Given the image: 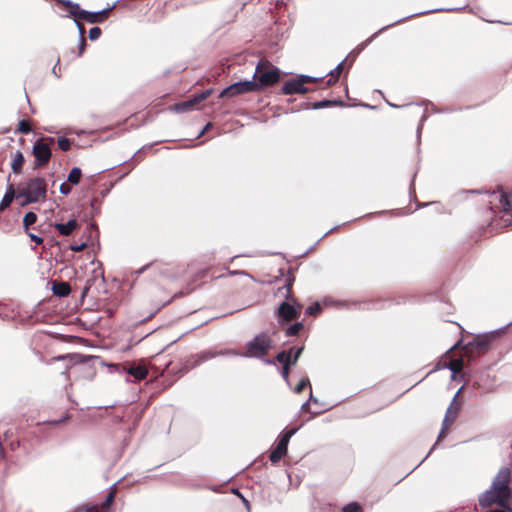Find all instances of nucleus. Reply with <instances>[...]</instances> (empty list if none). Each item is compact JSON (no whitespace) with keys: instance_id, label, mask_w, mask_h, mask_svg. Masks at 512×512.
Instances as JSON below:
<instances>
[{"instance_id":"f257e3e1","label":"nucleus","mask_w":512,"mask_h":512,"mask_svg":"<svg viewBox=\"0 0 512 512\" xmlns=\"http://www.w3.org/2000/svg\"><path fill=\"white\" fill-rule=\"evenodd\" d=\"M489 207L484 211L486 219L481 223L482 226L503 227L512 224V192H507L499 186L496 191L487 194Z\"/></svg>"},{"instance_id":"f03ea898","label":"nucleus","mask_w":512,"mask_h":512,"mask_svg":"<svg viewBox=\"0 0 512 512\" xmlns=\"http://www.w3.org/2000/svg\"><path fill=\"white\" fill-rule=\"evenodd\" d=\"M294 280V276L290 274L285 279V284L278 289L285 299L288 300L282 302L278 307L277 316L280 324L297 320L301 314L302 305L296 301L292 291Z\"/></svg>"},{"instance_id":"7ed1b4c3","label":"nucleus","mask_w":512,"mask_h":512,"mask_svg":"<svg viewBox=\"0 0 512 512\" xmlns=\"http://www.w3.org/2000/svg\"><path fill=\"white\" fill-rule=\"evenodd\" d=\"M281 78L280 70L265 58L260 59L256 65L253 79L256 84V92L265 88L272 87L279 82Z\"/></svg>"},{"instance_id":"20e7f679","label":"nucleus","mask_w":512,"mask_h":512,"mask_svg":"<svg viewBox=\"0 0 512 512\" xmlns=\"http://www.w3.org/2000/svg\"><path fill=\"white\" fill-rule=\"evenodd\" d=\"M47 183L42 177L27 180L23 187L18 189L17 197H25L24 204L35 203L46 198Z\"/></svg>"},{"instance_id":"39448f33","label":"nucleus","mask_w":512,"mask_h":512,"mask_svg":"<svg viewBox=\"0 0 512 512\" xmlns=\"http://www.w3.org/2000/svg\"><path fill=\"white\" fill-rule=\"evenodd\" d=\"M59 2L68 9L70 16L74 18V21L83 20L88 23H102L108 19L112 8H107L99 12H88L82 10L77 3H73L70 0H59Z\"/></svg>"},{"instance_id":"423d86ee","label":"nucleus","mask_w":512,"mask_h":512,"mask_svg":"<svg viewBox=\"0 0 512 512\" xmlns=\"http://www.w3.org/2000/svg\"><path fill=\"white\" fill-rule=\"evenodd\" d=\"M272 344L273 340L268 333H259L245 344L243 355L251 358H264L268 355Z\"/></svg>"},{"instance_id":"0eeeda50","label":"nucleus","mask_w":512,"mask_h":512,"mask_svg":"<svg viewBox=\"0 0 512 512\" xmlns=\"http://www.w3.org/2000/svg\"><path fill=\"white\" fill-rule=\"evenodd\" d=\"M55 143L53 137H42L38 139L32 148V154L34 156V169L45 167L52 156L51 145Z\"/></svg>"},{"instance_id":"6e6552de","label":"nucleus","mask_w":512,"mask_h":512,"mask_svg":"<svg viewBox=\"0 0 512 512\" xmlns=\"http://www.w3.org/2000/svg\"><path fill=\"white\" fill-rule=\"evenodd\" d=\"M510 479V469L503 467L497 473L491 486V489L505 502L507 506H510L512 500V490L509 487Z\"/></svg>"},{"instance_id":"1a4fd4ad","label":"nucleus","mask_w":512,"mask_h":512,"mask_svg":"<svg viewBox=\"0 0 512 512\" xmlns=\"http://www.w3.org/2000/svg\"><path fill=\"white\" fill-rule=\"evenodd\" d=\"M322 82L320 78H314L307 75H301L298 78H293L286 81L282 88L281 92L284 95H292V94H306L310 90L306 87L308 83H318Z\"/></svg>"},{"instance_id":"9d476101","label":"nucleus","mask_w":512,"mask_h":512,"mask_svg":"<svg viewBox=\"0 0 512 512\" xmlns=\"http://www.w3.org/2000/svg\"><path fill=\"white\" fill-rule=\"evenodd\" d=\"M116 494L117 488L113 486L101 504L88 503L76 508L73 512H115L114 501Z\"/></svg>"},{"instance_id":"9b49d317","label":"nucleus","mask_w":512,"mask_h":512,"mask_svg":"<svg viewBox=\"0 0 512 512\" xmlns=\"http://www.w3.org/2000/svg\"><path fill=\"white\" fill-rule=\"evenodd\" d=\"M491 339L488 336H477L464 346V354L468 360H473L485 354L490 349Z\"/></svg>"},{"instance_id":"f8f14e48","label":"nucleus","mask_w":512,"mask_h":512,"mask_svg":"<svg viewBox=\"0 0 512 512\" xmlns=\"http://www.w3.org/2000/svg\"><path fill=\"white\" fill-rule=\"evenodd\" d=\"M250 92H256V84L254 81H239L222 90L219 94V98H234Z\"/></svg>"},{"instance_id":"ddd939ff","label":"nucleus","mask_w":512,"mask_h":512,"mask_svg":"<svg viewBox=\"0 0 512 512\" xmlns=\"http://www.w3.org/2000/svg\"><path fill=\"white\" fill-rule=\"evenodd\" d=\"M295 433L294 429L287 430L283 432L277 441L275 448L271 451L269 459L273 464L278 463L284 455L287 453L288 443L290 438Z\"/></svg>"},{"instance_id":"4468645a","label":"nucleus","mask_w":512,"mask_h":512,"mask_svg":"<svg viewBox=\"0 0 512 512\" xmlns=\"http://www.w3.org/2000/svg\"><path fill=\"white\" fill-rule=\"evenodd\" d=\"M460 411V403L456 401V397L453 399L451 404L449 405L446 415L444 417L443 423H442V429L440 431V434L438 436V440H441L445 437L446 431L453 425L455 422L458 414Z\"/></svg>"},{"instance_id":"2eb2a0df","label":"nucleus","mask_w":512,"mask_h":512,"mask_svg":"<svg viewBox=\"0 0 512 512\" xmlns=\"http://www.w3.org/2000/svg\"><path fill=\"white\" fill-rule=\"evenodd\" d=\"M172 299L173 297H169L164 290L158 289L150 299V304L154 309V312L148 317V319H151L163 307L171 303Z\"/></svg>"},{"instance_id":"dca6fc26","label":"nucleus","mask_w":512,"mask_h":512,"mask_svg":"<svg viewBox=\"0 0 512 512\" xmlns=\"http://www.w3.org/2000/svg\"><path fill=\"white\" fill-rule=\"evenodd\" d=\"M211 94V90H206L204 92H202L201 94H199L198 96L192 98V99H189L187 101H183V102H180V103H177L175 105V109L177 111H180V112H185V111H189L191 110L193 107H195L196 105H198L200 102L204 101L205 99H207Z\"/></svg>"},{"instance_id":"f3484780","label":"nucleus","mask_w":512,"mask_h":512,"mask_svg":"<svg viewBox=\"0 0 512 512\" xmlns=\"http://www.w3.org/2000/svg\"><path fill=\"white\" fill-rule=\"evenodd\" d=\"M480 506L487 508L494 504L499 505L502 508H507L508 506L505 502L497 496V494L490 488L479 498Z\"/></svg>"},{"instance_id":"a211bd4d","label":"nucleus","mask_w":512,"mask_h":512,"mask_svg":"<svg viewBox=\"0 0 512 512\" xmlns=\"http://www.w3.org/2000/svg\"><path fill=\"white\" fill-rule=\"evenodd\" d=\"M54 227L61 235L69 236L79 227V224L75 219H72L67 223H56Z\"/></svg>"},{"instance_id":"6ab92c4d","label":"nucleus","mask_w":512,"mask_h":512,"mask_svg":"<svg viewBox=\"0 0 512 512\" xmlns=\"http://www.w3.org/2000/svg\"><path fill=\"white\" fill-rule=\"evenodd\" d=\"M127 372L137 380H143L148 375V369L144 364H131L127 368Z\"/></svg>"},{"instance_id":"aec40b11","label":"nucleus","mask_w":512,"mask_h":512,"mask_svg":"<svg viewBox=\"0 0 512 512\" xmlns=\"http://www.w3.org/2000/svg\"><path fill=\"white\" fill-rule=\"evenodd\" d=\"M24 162H25V159H24L23 153L21 151H17L13 155L12 161H11V168H12L13 173L21 174L22 170H23Z\"/></svg>"},{"instance_id":"412c9836","label":"nucleus","mask_w":512,"mask_h":512,"mask_svg":"<svg viewBox=\"0 0 512 512\" xmlns=\"http://www.w3.org/2000/svg\"><path fill=\"white\" fill-rule=\"evenodd\" d=\"M15 198L14 186L11 184L8 186L7 191L0 202V212L8 208Z\"/></svg>"},{"instance_id":"4be33fe9","label":"nucleus","mask_w":512,"mask_h":512,"mask_svg":"<svg viewBox=\"0 0 512 512\" xmlns=\"http://www.w3.org/2000/svg\"><path fill=\"white\" fill-rule=\"evenodd\" d=\"M343 69H344V61H342L341 63H339V64L337 65V67H336L334 70H331V71L329 72V76H330V77H329V79L326 81V83H325V86H324V87H330V86L334 85V84L338 81V79H339V77H340V75H341V73H342Z\"/></svg>"},{"instance_id":"5701e85b","label":"nucleus","mask_w":512,"mask_h":512,"mask_svg":"<svg viewBox=\"0 0 512 512\" xmlns=\"http://www.w3.org/2000/svg\"><path fill=\"white\" fill-rule=\"evenodd\" d=\"M71 292V287L67 282L54 283L53 293L59 297L68 296Z\"/></svg>"},{"instance_id":"b1692460","label":"nucleus","mask_w":512,"mask_h":512,"mask_svg":"<svg viewBox=\"0 0 512 512\" xmlns=\"http://www.w3.org/2000/svg\"><path fill=\"white\" fill-rule=\"evenodd\" d=\"M82 20H77L75 21L76 24H77V27H78V30H79V34H80V45H79V53H78V56H81L83 54V52L85 51V48H86V39H85V27L84 25L81 23Z\"/></svg>"},{"instance_id":"393cba45","label":"nucleus","mask_w":512,"mask_h":512,"mask_svg":"<svg viewBox=\"0 0 512 512\" xmlns=\"http://www.w3.org/2000/svg\"><path fill=\"white\" fill-rule=\"evenodd\" d=\"M293 352V348L289 350H283L279 352L276 356V360L284 365H291V353Z\"/></svg>"},{"instance_id":"a878e982","label":"nucleus","mask_w":512,"mask_h":512,"mask_svg":"<svg viewBox=\"0 0 512 512\" xmlns=\"http://www.w3.org/2000/svg\"><path fill=\"white\" fill-rule=\"evenodd\" d=\"M81 177H82V172H81V169L78 168V167H74L72 168V170L69 172V175H68V182L73 184V185H77L79 184L80 180H81Z\"/></svg>"},{"instance_id":"bb28decb","label":"nucleus","mask_w":512,"mask_h":512,"mask_svg":"<svg viewBox=\"0 0 512 512\" xmlns=\"http://www.w3.org/2000/svg\"><path fill=\"white\" fill-rule=\"evenodd\" d=\"M32 130H33V128H32L31 121L27 120V119H23V120L19 121L16 132H20L22 134H29L30 132H32Z\"/></svg>"},{"instance_id":"cd10ccee","label":"nucleus","mask_w":512,"mask_h":512,"mask_svg":"<svg viewBox=\"0 0 512 512\" xmlns=\"http://www.w3.org/2000/svg\"><path fill=\"white\" fill-rule=\"evenodd\" d=\"M304 328V325L303 323L301 322H296L294 324H292L291 326H289L286 330H285V334L286 336H296L300 333V331H302Z\"/></svg>"},{"instance_id":"c85d7f7f","label":"nucleus","mask_w":512,"mask_h":512,"mask_svg":"<svg viewBox=\"0 0 512 512\" xmlns=\"http://www.w3.org/2000/svg\"><path fill=\"white\" fill-rule=\"evenodd\" d=\"M448 367L453 373H460L463 369V359L462 358L451 359Z\"/></svg>"},{"instance_id":"c756f323","label":"nucleus","mask_w":512,"mask_h":512,"mask_svg":"<svg viewBox=\"0 0 512 512\" xmlns=\"http://www.w3.org/2000/svg\"><path fill=\"white\" fill-rule=\"evenodd\" d=\"M341 512H364V510L358 502H350L342 507Z\"/></svg>"},{"instance_id":"7c9ffc66","label":"nucleus","mask_w":512,"mask_h":512,"mask_svg":"<svg viewBox=\"0 0 512 512\" xmlns=\"http://www.w3.org/2000/svg\"><path fill=\"white\" fill-rule=\"evenodd\" d=\"M37 221V215L34 212H28L25 214L23 219V225L26 230Z\"/></svg>"},{"instance_id":"2f4dec72","label":"nucleus","mask_w":512,"mask_h":512,"mask_svg":"<svg viewBox=\"0 0 512 512\" xmlns=\"http://www.w3.org/2000/svg\"><path fill=\"white\" fill-rule=\"evenodd\" d=\"M58 148L62 151H68L71 148V141L66 137L57 139Z\"/></svg>"},{"instance_id":"473e14b6","label":"nucleus","mask_w":512,"mask_h":512,"mask_svg":"<svg viewBox=\"0 0 512 512\" xmlns=\"http://www.w3.org/2000/svg\"><path fill=\"white\" fill-rule=\"evenodd\" d=\"M306 387L311 388V384L308 378H303L300 380V382L295 386L294 392L297 394H300L304 391Z\"/></svg>"},{"instance_id":"72a5a7b5","label":"nucleus","mask_w":512,"mask_h":512,"mask_svg":"<svg viewBox=\"0 0 512 512\" xmlns=\"http://www.w3.org/2000/svg\"><path fill=\"white\" fill-rule=\"evenodd\" d=\"M322 311V307L318 302L313 303L306 309V313L311 316H317Z\"/></svg>"},{"instance_id":"f704fd0d","label":"nucleus","mask_w":512,"mask_h":512,"mask_svg":"<svg viewBox=\"0 0 512 512\" xmlns=\"http://www.w3.org/2000/svg\"><path fill=\"white\" fill-rule=\"evenodd\" d=\"M303 350H304L303 346H301L299 348H293V352L291 353V365H295L297 363Z\"/></svg>"},{"instance_id":"c9c22d12","label":"nucleus","mask_w":512,"mask_h":512,"mask_svg":"<svg viewBox=\"0 0 512 512\" xmlns=\"http://www.w3.org/2000/svg\"><path fill=\"white\" fill-rule=\"evenodd\" d=\"M101 29L99 27H93L89 31V39L94 41L97 40L101 36Z\"/></svg>"},{"instance_id":"e433bc0d","label":"nucleus","mask_w":512,"mask_h":512,"mask_svg":"<svg viewBox=\"0 0 512 512\" xmlns=\"http://www.w3.org/2000/svg\"><path fill=\"white\" fill-rule=\"evenodd\" d=\"M401 22H402V20H399V21H397V22H395V23H393V24H390V25H387V26L382 27L381 29H379L377 32H375V33L371 36V38L369 39V41H371L372 39L376 38L379 34H381L382 32H384L385 30H387V29H389V28L393 27L394 25L399 24V23H401Z\"/></svg>"},{"instance_id":"4c0bfd02","label":"nucleus","mask_w":512,"mask_h":512,"mask_svg":"<svg viewBox=\"0 0 512 512\" xmlns=\"http://www.w3.org/2000/svg\"><path fill=\"white\" fill-rule=\"evenodd\" d=\"M333 103L334 102L330 101V100H323V101H319V102L314 103L313 108L314 109H321V108H324V107L331 106Z\"/></svg>"},{"instance_id":"58836bf2","label":"nucleus","mask_w":512,"mask_h":512,"mask_svg":"<svg viewBox=\"0 0 512 512\" xmlns=\"http://www.w3.org/2000/svg\"><path fill=\"white\" fill-rule=\"evenodd\" d=\"M60 193L63 195H68L71 192V187L67 183H62L60 185Z\"/></svg>"},{"instance_id":"ea45409f","label":"nucleus","mask_w":512,"mask_h":512,"mask_svg":"<svg viewBox=\"0 0 512 512\" xmlns=\"http://www.w3.org/2000/svg\"><path fill=\"white\" fill-rule=\"evenodd\" d=\"M290 366L291 365H284L282 367V377L287 380L290 374Z\"/></svg>"},{"instance_id":"a19ab883","label":"nucleus","mask_w":512,"mask_h":512,"mask_svg":"<svg viewBox=\"0 0 512 512\" xmlns=\"http://www.w3.org/2000/svg\"><path fill=\"white\" fill-rule=\"evenodd\" d=\"M29 237L32 241H34L37 245L43 243V239L35 234L29 233Z\"/></svg>"},{"instance_id":"79ce46f5","label":"nucleus","mask_w":512,"mask_h":512,"mask_svg":"<svg viewBox=\"0 0 512 512\" xmlns=\"http://www.w3.org/2000/svg\"><path fill=\"white\" fill-rule=\"evenodd\" d=\"M86 248V244L82 243L80 245H72L70 249L75 252L83 251Z\"/></svg>"},{"instance_id":"37998d69","label":"nucleus","mask_w":512,"mask_h":512,"mask_svg":"<svg viewBox=\"0 0 512 512\" xmlns=\"http://www.w3.org/2000/svg\"><path fill=\"white\" fill-rule=\"evenodd\" d=\"M487 512H512V509L510 508V506H508L507 508H500V509H491V510H488Z\"/></svg>"},{"instance_id":"c03bdc74","label":"nucleus","mask_w":512,"mask_h":512,"mask_svg":"<svg viewBox=\"0 0 512 512\" xmlns=\"http://www.w3.org/2000/svg\"><path fill=\"white\" fill-rule=\"evenodd\" d=\"M63 420L53 421V423H61Z\"/></svg>"},{"instance_id":"a18cd8bd","label":"nucleus","mask_w":512,"mask_h":512,"mask_svg":"<svg viewBox=\"0 0 512 512\" xmlns=\"http://www.w3.org/2000/svg\"><path fill=\"white\" fill-rule=\"evenodd\" d=\"M210 126H211V124H210V123H207V125H206L205 129H207V128H208V127H210Z\"/></svg>"},{"instance_id":"49530a36","label":"nucleus","mask_w":512,"mask_h":512,"mask_svg":"<svg viewBox=\"0 0 512 512\" xmlns=\"http://www.w3.org/2000/svg\"><path fill=\"white\" fill-rule=\"evenodd\" d=\"M56 1H57V3L61 4V3L59 2V0H56Z\"/></svg>"}]
</instances>
